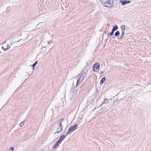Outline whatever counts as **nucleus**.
<instances>
[{"mask_svg": "<svg viewBox=\"0 0 151 151\" xmlns=\"http://www.w3.org/2000/svg\"><path fill=\"white\" fill-rule=\"evenodd\" d=\"M25 120H24L22 122H21L19 124V125L21 127H22L24 124V122H25Z\"/></svg>", "mask_w": 151, "mask_h": 151, "instance_id": "2eb2a0df", "label": "nucleus"}, {"mask_svg": "<svg viewBox=\"0 0 151 151\" xmlns=\"http://www.w3.org/2000/svg\"><path fill=\"white\" fill-rule=\"evenodd\" d=\"M1 48H2V49H3L4 50V51H4L5 49L4 48V47L3 46H2Z\"/></svg>", "mask_w": 151, "mask_h": 151, "instance_id": "393cba45", "label": "nucleus"}, {"mask_svg": "<svg viewBox=\"0 0 151 151\" xmlns=\"http://www.w3.org/2000/svg\"><path fill=\"white\" fill-rule=\"evenodd\" d=\"M107 101H108V100H107V99H104V101H103V103H102L101 105H100V106H101V105H102V104H105V103H106L107 102Z\"/></svg>", "mask_w": 151, "mask_h": 151, "instance_id": "f3484780", "label": "nucleus"}, {"mask_svg": "<svg viewBox=\"0 0 151 151\" xmlns=\"http://www.w3.org/2000/svg\"><path fill=\"white\" fill-rule=\"evenodd\" d=\"M100 68V64L99 63L94 64L93 68V71L97 72L98 71Z\"/></svg>", "mask_w": 151, "mask_h": 151, "instance_id": "20e7f679", "label": "nucleus"}, {"mask_svg": "<svg viewBox=\"0 0 151 151\" xmlns=\"http://www.w3.org/2000/svg\"><path fill=\"white\" fill-rule=\"evenodd\" d=\"M105 77H103L101 79V80L100 81V85H102L103 84V83H104V81H105Z\"/></svg>", "mask_w": 151, "mask_h": 151, "instance_id": "9b49d317", "label": "nucleus"}, {"mask_svg": "<svg viewBox=\"0 0 151 151\" xmlns=\"http://www.w3.org/2000/svg\"><path fill=\"white\" fill-rule=\"evenodd\" d=\"M60 143H59L58 141L52 147V148L53 149L57 147H58V145L60 144Z\"/></svg>", "mask_w": 151, "mask_h": 151, "instance_id": "1a4fd4ad", "label": "nucleus"}, {"mask_svg": "<svg viewBox=\"0 0 151 151\" xmlns=\"http://www.w3.org/2000/svg\"><path fill=\"white\" fill-rule=\"evenodd\" d=\"M120 34V32L119 31H116L115 34V35L116 36H118Z\"/></svg>", "mask_w": 151, "mask_h": 151, "instance_id": "4468645a", "label": "nucleus"}, {"mask_svg": "<svg viewBox=\"0 0 151 151\" xmlns=\"http://www.w3.org/2000/svg\"><path fill=\"white\" fill-rule=\"evenodd\" d=\"M102 3L104 6L108 7L111 8L114 5L113 0H103Z\"/></svg>", "mask_w": 151, "mask_h": 151, "instance_id": "f03ea898", "label": "nucleus"}, {"mask_svg": "<svg viewBox=\"0 0 151 151\" xmlns=\"http://www.w3.org/2000/svg\"><path fill=\"white\" fill-rule=\"evenodd\" d=\"M48 42V44H50V43H51V41H49V42Z\"/></svg>", "mask_w": 151, "mask_h": 151, "instance_id": "b1692460", "label": "nucleus"}, {"mask_svg": "<svg viewBox=\"0 0 151 151\" xmlns=\"http://www.w3.org/2000/svg\"><path fill=\"white\" fill-rule=\"evenodd\" d=\"M37 61H36L35 62V63L32 64V66L33 67V70L34 69V68L35 67V65L37 64Z\"/></svg>", "mask_w": 151, "mask_h": 151, "instance_id": "dca6fc26", "label": "nucleus"}, {"mask_svg": "<svg viewBox=\"0 0 151 151\" xmlns=\"http://www.w3.org/2000/svg\"><path fill=\"white\" fill-rule=\"evenodd\" d=\"M59 126L60 127H62V124H61V122L59 121Z\"/></svg>", "mask_w": 151, "mask_h": 151, "instance_id": "5701e85b", "label": "nucleus"}, {"mask_svg": "<svg viewBox=\"0 0 151 151\" xmlns=\"http://www.w3.org/2000/svg\"><path fill=\"white\" fill-rule=\"evenodd\" d=\"M78 92L77 89H75L73 91V93L72 94V96L73 98H75Z\"/></svg>", "mask_w": 151, "mask_h": 151, "instance_id": "6e6552de", "label": "nucleus"}, {"mask_svg": "<svg viewBox=\"0 0 151 151\" xmlns=\"http://www.w3.org/2000/svg\"><path fill=\"white\" fill-rule=\"evenodd\" d=\"M86 73L84 71L81 72L78 76L77 77V82L76 84V86L81 83L84 78L86 77Z\"/></svg>", "mask_w": 151, "mask_h": 151, "instance_id": "f257e3e1", "label": "nucleus"}, {"mask_svg": "<svg viewBox=\"0 0 151 151\" xmlns=\"http://www.w3.org/2000/svg\"><path fill=\"white\" fill-rule=\"evenodd\" d=\"M101 74H103L104 73V72L103 71H101Z\"/></svg>", "mask_w": 151, "mask_h": 151, "instance_id": "bb28decb", "label": "nucleus"}, {"mask_svg": "<svg viewBox=\"0 0 151 151\" xmlns=\"http://www.w3.org/2000/svg\"><path fill=\"white\" fill-rule=\"evenodd\" d=\"M115 31H114L113 30H112L111 32L110 33V35L112 36L114 33V32Z\"/></svg>", "mask_w": 151, "mask_h": 151, "instance_id": "6ab92c4d", "label": "nucleus"}, {"mask_svg": "<svg viewBox=\"0 0 151 151\" xmlns=\"http://www.w3.org/2000/svg\"><path fill=\"white\" fill-rule=\"evenodd\" d=\"M1 53V52H0V54Z\"/></svg>", "mask_w": 151, "mask_h": 151, "instance_id": "c756f323", "label": "nucleus"}, {"mask_svg": "<svg viewBox=\"0 0 151 151\" xmlns=\"http://www.w3.org/2000/svg\"><path fill=\"white\" fill-rule=\"evenodd\" d=\"M6 41H4L3 42V45H4V43H6Z\"/></svg>", "mask_w": 151, "mask_h": 151, "instance_id": "a878e982", "label": "nucleus"}, {"mask_svg": "<svg viewBox=\"0 0 151 151\" xmlns=\"http://www.w3.org/2000/svg\"><path fill=\"white\" fill-rule=\"evenodd\" d=\"M78 126L77 124H75L71 126L69 128L68 130L66 132V134H68L74 131L77 128Z\"/></svg>", "mask_w": 151, "mask_h": 151, "instance_id": "7ed1b4c3", "label": "nucleus"}, {"mask_svg": "<svg viewBox=\"0 0 151 151\" xmlns=\"http://www.w3.org/2000/svg\"><path fill=\"white\" fill-rule=\"evenodd\" d=\"M63 127H60L59 125L57 129V132H56L54 133V134H56L57 133H58L60 132H61L62 130Z\"/></svg>", "mask_w": 151, "mask_h": 151, "instance_id": "0eeeda50", "label": "nucleus"}, {"mask_svg": "<svg viewBox=\"0 0 151 151\" xmlns=\"http://www.w3.org/2000/svg\"><path fill=\"white\" fill-rule=\"evenodd\" d=\"M120 0V1H124V0Z\"/></svg>", "mask_w": 151, "mask_h": 151, "instance_id": "c85d7f7f", "label": "nucleus"}, {"mask_svg": "<svg viewBox=\"0 0 151 151\" xmlns=\"http://www.w3.org/2000/svg\"><path fill=\"white\" fill-rule=\"evenodd\" d=\"M44 24V23H42V22H41V23H39L38 24V26H40V25H42V24Z\"/></svg>", "mask_w": 151, "mask_h": 151, "instance_id": "412c9836", "label": "nucleus"}, {"mask_svg": "<svg viewBox=\"0 0 151 151\" xmlns=\"http://www.w3.org/2000/svg\"><path fill=\"white\" fill-rule=\"evenodd\" d=\"M65 135H61L60 137L58 139V141L60 143L61 142L63 141V140L65 138Z\"/></svg>", "mask_w": 151, "mask_h": 151, "instance_id": "423d86ee", "label": "nucleus"}, {"mask_svg": "<svg viewBox=\"0 0 151 151\" xmlns=\"http://www.w3.org/2000/svg\"><path fill=\"white\" fill-rule=\"evenodd\" d=\"M27 74H28V77H29V73H28V72H27Z\"/></svg>", "mask_w": 151, "mask_h": 151, "instance_id": "cd10ccee", "label": "nucleus"}, {"mask_svg": "<svg viewBox=\"0 0 151 151\" xmlns=\"http://www.w3.org/2000/svg\"><path fill=\"white\" fill-rule=\"evenodd\" d=\"M9 150H11L12 151H13L14 150V148L13 147H12L9 149Z\"/></svg>", "mask_w": 151, "mask_h": 151, "instance_id": "aec40b11", "label": "nucleus"}, {"mask_svg": "<svg viewBox=\"0 0 151 151\" xmlns=\"http://www.w3.org/2000/svg\"><path fill=\"white\" fill-rule=\"evenodd\" d=\"M120 3H122V6L126 4H129L131 3V1L130 0H128V1H120Z\"/></svg>", "mask_w": 151, "mask_h": 151, "instance_id": "39448f33", "label": "nucleus"}, {"mask_svg": "<svg viewBox=\"0 0 151 151\" xmlns=\"http://www.w3.org/2000/svg\"><path fill=\"white\" fill-rule=\"evenodd\" d=\"M124 33L122 32V33L121 35L119 36L120 37L119 38L120 39L122 38L124 36Z\"/></svg>", "mask_w": 151, "mask_h": 151, "instance_id": "a211bd4d", "label": "nucleus"}, {"mask_svg": "<svg viewBox=\"0 0 151 151\" xmlns=\"http://www.w3.org/2000/svg\"><path fill=\"white\" fill-rule=\"evenodd\" d=\"M122 32L124 33L125 30V27L124 25L122 26Z\"/></svg>", "mask_w": 151, "mask_h": 151, "instance_id": "ddd939ff", "label": "nucleus"}, {"mask_svg": "<svg viewBox=\"0 0 151 151\" xmlns=\"http://www.w3.org/2000/svg\"><path fill=\"white\" fill-rule=\"evenodd\" d=\"M118 26H117V25H115L113 27L112 30H113L114 31H115L118 29Z\"/></svg>", "mask_w": 151, "mask_h": 151, "instance_id": "f8f14e48", "label": "nucleus"}, {"mask_svg": "<svg viewBox=\"0 0 151 151\" xmlns=\"http://www.w3.org/2000/svg\"><path fill=\"white\" fill-rule=\"evenodd\" d=\"M64 119L63 118H62V119L59 120V122L60 121V122H62L64 121Z\"/></svg>", "mask_w": 151, "mask_h": 151, "instance_id": "4be33fe9", "label": "nucleus"}, {"mask_svg": "<svg viewBox=\"0 0 151 151\" xmlns=\"http://www.w3.org/2000/svg\"><path fill=\"white\" fill-rule=\"evenodd\" d=\"M10 45L9 44H7L6 45V47L5 48L4 51L7 50L9 49L10 46L12 45V43H10Z\"/></svg>", "mask_w": 151, "mask_h": 151, "instance_id": "9d476101", "label": "nucleus"}]
</instances>
